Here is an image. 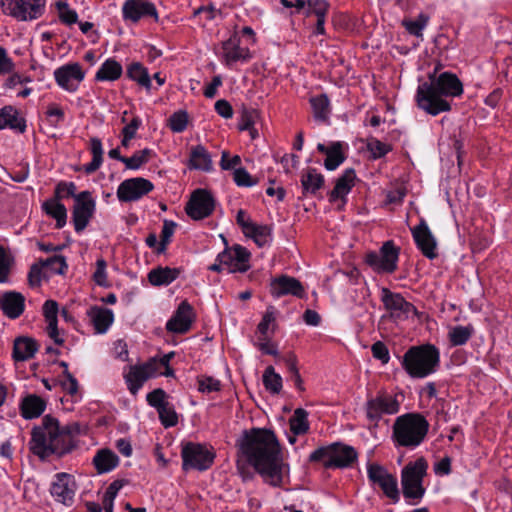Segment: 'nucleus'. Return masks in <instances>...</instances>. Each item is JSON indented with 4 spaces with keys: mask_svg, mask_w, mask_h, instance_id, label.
Returning a JSON list of instances; mask_svg holds the SVG:
<instances>
[{
    "mask_svg": "<svg viewBox=\"0 0 512 512\" xmlns=\"http://www.w3.org/2000/svg\"><path fill=\"white\" fill-rule=\"evenodd\" d=\"M39 349L38 342L28 336H19L14 340L12 358L15 362H23L34 357Z\"/></svg>",
    "mask_w": 512,
    "mask_h": 512,
    "instance_id": "nucleus-28",
    "label": "nucleus"
},
{
    "mask_svg": "<svg viewBox=\"0 0 512 512\" xmlns=\"http://www.w3.org/2000/svg\"><path fill=\"white\" fill-rule=\"evenodd\" d=\"M75 192L76 185L73 182H60L55 187L53 199H57L60 202L64 198L72 197L75 200V197H77Z\"/></svg>",
    "mask_w": 512,
    "mask_h": 512,
    "instance_id": "nucleus-56",
    "label": "nucleus"
},
{
    "mask_svg": "<svg viewBox=\"0 0 512 512\" xmlns=\"http://www.w3.org/2000/svg\"><path fill=\"white\" fill-rule=\"evenodd\" d=\"M259 118V113L256 109L248 108L243 106L241 109L240 120L238 123V129L245 131L246 129L252 128L256 120Z\"/></svg>",
    "mask_w": 512,
    "mask_h": 512,
    "instance_id": "nucleus-53",
    "label": "nucleus"
},
{
    "mask_svg": "<svg viewBox=\"0 0 512 512\" xmlns=\"http://www.w3.org/2000/svg\"><path fill=\"white\" fill-rule=\"evenodd\" d=\"M188 124V113L184 110L174 112L169 118V128L175 133L183 132Z\"/></svg>",
    "mask_w": 512,
    "mask_h": 512,
    "instance_id": "nucleus-55",
    "label": "nucleus"
},
{
    "mask_svg": "<svg viewBox=\"0 0 512 512\" xmlns=\"http://www.w3.org/2000/svg\"><path fill=\"white\" fill-rule=\"evenodd\" d=\"M106 261L104 259H98L96 261V270L93 274V280L95 283L101 287H109L110 284L107 281V273H106Z\"/></svg>",
    "mask_w": 512,
    "mask_h": 512,
    "instance_id": "nucleus-60",
    "label": "nucleus"
},
{
    "mask_svg": "<svg viewBox=\"0 0 512 512\" xmlns=\"http://www.w3.org/2000/svg\"><path fill=\"white\" fill-rule=\"evenodd\" d=\"M193 320V307L184 300L179 304L173 316L167 321L166 329L172 333L184 334L190 330Z\"/></svg>",
    "mask_w": 512,
    "mask_h": 512,
    "instance_id": "nucleus-21",
    "label": "nucleus"
},
{
    "mask_svg": "<svg viewBox=\"0 0 512 512\" xmlns=\"http://www.w3.org/2000/svg\"><path fill=\"white\" fill-rule=\"evenodd\" d=\"M333 446L332 457L324 462L326 469L347 468L357 461L358 453L352 446L341 442H335Z\"/></svg>",
    "mask_w": 512,
    "mask_h": 512,
    "instance_id": "nucleus-22",
    "label": "nucleus"
},
{
    "mask_svg": "<svg viewBox=\"0 0 512 512\" xmlns=\"http://www.w3.org/2000/svg\"><path fill=\"white\" fill-rule=\"evenodd\" d=\"M366 147L367 150L371 153L373 159L382 158L392 150L390 144L383 143L374 137L367 139Z\"/></svg>",
    "mask_w": 512,
    "mask_h": 512,
    "instance_id": "nucleus-50",
    "label": "nucleus"
},
{
    "mask_svg": "<svg viewBox=\"0 0 512 512\" xmlns=\"http://www.w3.org/2000/svg\"><path fill=\"white\" fill-rule=\"evenodd\" d=\"M156 371L157 361L155 358L142 366L131 367L129 373L125 376L129 391L135 395L144 382L152 377Z\"/></svg>",
    "mask_w": 512,
    "mask_h": 512,
    "instance_id": "nucleus-23",
    "label": "nucleus"
},
{
    "mask_svg": "<svg viewBox=\"0 0 512 512\" xmlns=\"http://www.w3.org/2000/svg\"><path fill=\"white\" fill-rule=\"evenodd\" d=\"M329 8L330 4L326 0H307V8L304 11V15L307 19L315 17L314 34L325 35V22Z\"/></svg>",
    "mask_w": 512,
    "mask_h": 512,
    "instance_id": "nucleus-25",
    "label": "nucleus"
},
{
    "mask_svg": "<svg viewBox=\"0 0 512 512\" xmlns=\"http://www.w3.org/2000/svg\"><path fill=\"white\" fill-rule=\"evenodd\" d=\"M87 316L97 333H105L114 321L113 311L101 306H92L87 310Z\"/></svg>",
    "mask_w": 512,
    "mask_h": 512,
    "instance_id": "nucleus-30",
    "label": "nucleus"
},
{
    "mask_svg": "<svg viewBox=\"0 0 512 512\" xmlns=\"http://www.w3.org/2000/svg\"><path fill=\"white\" fill-rule=\"evenodd\" d=\"M367 475L369 481L373 485L379 486L384 495L393 503H397L400 500L397 478L389 473L384 466L376 463L369 464Z\"/></svg>",
    "mask_w": 512,
    "mask_h": 512,
    "instance_id": "nucleus-11",
    "label": "nucleus"
},
{
    "mask_svg": "<svg viewBox=\"0 0 512 512\" xmlns=\"http://www.w3.org/2000/svg\"><path fill=\"white\" fill-rule=\"evenodd\" d=\"M188 166L190 169L206 172L213 169L211 155L203 145H196L191 148Z\"/></svg>",
    "mask_w": 512,
    "mask_h": 512,
    "instance_id": "nucleus-33",
    "label": "nucleus"
},
{
    "mask_svg": "<svg viewBox=\"0 0 512 512\" xmlns=\"http://www.w3.org/2000/svg\"><path fill=\"white\" fill-rule=\"evenodd\" d=\"M233 180L239 187H252L258 183V180L253 179L248 171L243 167L234 169Z\"/></svg>",
    "mask_w": 512,
    "mask_h": 512,
    "instance_id": "nucleus-57",
    "label": "nucleus"
},
{
    "mask_svg": "<svg viewBox=\"0 0 512 512\" xmlns=\"http://www.w3.org/2000/svg\"><path fill=\"white\" fill-rule=\"evenodd\" d=\"M122 14L125 20L134 23L138 22L142 17H152L158 21V12L156 6L146 0H126L122 7Z\"/></svg>",
    "mask_w": 512,
    "mask_h": 512,
    "instance_id": "nucleus-20",
    "label": "nucleus"
},
{
    "mask_svg": "<svg viewBox=\"0 0 512 512\" xmlns=\"http://www.w3.org/2000/svg\"><path fill=\"white\" fill-rule=\"evenodd\" d=\"M401 366L411 378H425L439 369L440 351L430 343L411 346L404 353Z\"/></svg>",
    "mask_w": 512,
    "mask_h": 512,
    "instance_id": "nucleus-4",
    "label": "nucleus"
},
{
    "mask_svg": "<svg viewBox=\"0 0 512 512\" xmlns=\"http://www.w3.org/2000/svg\"><path fill=\"white\" fill-rule=\"evenodd\" d=\"M20 413L24 419L38 418L46 408V401L36 394H28L22 398Z\"/></svg>",
    "mask_w": 512,
    "mask_h": 512,
    "instance_id": "nucleus-31",
    "label": "nucleus"
},
{
    "mask_svg": "<svg viewBox=\"0 0 512 512\" xmlns=\"http://www.w3.org/2000/svg\"><path fill=\"white\" fill-rule=\"evenodd\" d=\"M289 423L294 435L305 434L309 430L308 412L303 408H297L291 416Z\"/></svg>",
    "mask_w": 512,
    "mask_h": 512,
    "instance_id": "nucleus-45",
    "label": "nucleus"
},
{
    "mask_svg": "<svg viewBox=\"0 0 512 512\" xmlns=\"http://www.w3.org/2000/svg\"><path fill=\"white\" fill-rule=\"evenodd\" d=\"M154 188L153 183L142 177L126 179L120 183L117 189V197L121 202H133L150 193Z\"/></svg>",
    "mask_w": 512,
    "mask_h": 512,
    "instance_id": "nucleus-15",
    "label": "nucleus"
},
{
    "mask_svg": "<svg viewBox=\"0 0 512 512\" xmlns=\"http://www.w3.org/2000/svg\"><path fill=\"white\" fill-rule=\"evenodd\" d=\"M46 0H0L2 12L17 21H32L40 18Z\"/></svg>",
    "mask_w": 512,
    "mask_h": 512,
    "instance_id": "nucleus-8",
    "label": "nucleus"
},
{
    "mask_svg": "<svg viewBox=\"0 0 512 512\" xmlns=\"http://www.w3.org/2000/svg\"><path fill=\"white\" fill-rule=\"evenodd\" d=\"M82 430L78 422L60 427L56 418L46 415L41 425L31 431L29 450L41 461H46L52 455L61 458L75 448L72 436L81 434Z\"/></svg>",
    "mask_w": 512,
    "mask_h": 512,
    "instance_id": "nucleus-2",
    "label": "nucleus"
},
{
    "mask_svg": "<svg viewBox=\"0 0 512 512\" xmlns=\"http://www.w3.org/2000/svg\"><path fill=\"white\" fill-rule=\"evenodd\" d=\"M92 463L98 474H104L118 466L119 457L112 450L104 448L96 452Z\"/></svg>",
    "mask_w": 512,
    "mask_h": 512,
    "instance_id": "nucleus-32",
    "label": "nucleus"
},
{
    "mask_svg": "<svg viewBox=\"0 0 512 512\" xmlns=\"http://www.w3.org/2000/svg\"><path fill=\"white\" fill-rule=\"evenodd\" d=\"M324 183V176L318 173L315 168L309 167L302 171L301 185L303 194H316V192L324 186Z\"/></svg>",
    "mask_w": 512,
    "mask_h": 512,
    "instance_id": "nucleus-35",
    "label": "nucleus"
},
{
    "mask_svg": "<svg viewBox=\"0 0 512 512\" xmlns=\"http://www.w3.org/2000/svg\"><path fill=\"white\" fill-rule=\"evenodd\" d=\"M427 462L421 457L406 465L401 472L402 492L407 499H421L425 494L423 478L426 475Z\"/></svg>",
    "mask_w": 512,
    "mask_h": 512,
    "instance_id": "nucleus-6",
    "label": "nucleus"
},
{
    "mask_svg": "<svg viewBox=\"0 0 512 512\" xmlns=\"http://www.w3.org/2000/svg\"><path fill=\"white\" fill-rule=\"evenodd\" d=\"M356 172L353 168H347L343 174L337 178L335 187L329 192V201L335 202L338 199L342 201L339 209H342L347 201V195L355 185Z\"/></svg>",
    "mask_w": 512,
    "mask_h": 512,
    "instance_id": "nucleus-24",
    "label": "nucleus"
},
{
    "mask_svg": "<svg viewBox=\"0 0 512 512\" xmlns=\"http://www.w3.org/2000/svg\"><path fill=\"white\" fill-rule=\"evenodd\" d=\"M123 72L121 64L113 58L107 59L95 75L97 81H115Z\"/></svg>",
    "mask_w": 512,
    "mask_h": 512,
    "instance_id": "nucleus-38",
    "label": "nucleus"
},
{
    "mask_svg": "<svg viewBox=\"0 0 512 512\" xmlns=\"http://www.w3.org/2000/svg\"><path fill=\"white\" fill-rule=\"evenodd\" d=\"M400 248L392 240L385 241L379 252L369 251L365 263L377 273L392 274L397 270Z\"/></svg>",
    "mask_w": 512,
    "mask_h": 512,
    "instance_id": "nucleus-7",
    "label": "nucleus"
},
{
    "mask_svg": "<svg viewBox=\"0 0 512 512\" xmlns=\"http://www.w3.org/2000/svg\"><path fill=\"white\" fill-rule=\"evenodd\" d=\"M3 314L10 319L19 318L25 310V297L17 291H6L1 295Z\"/></svg>",
    "mask_w": 512,
    "mask_h": 512,
    "instance_id": "nucleus-26",
    "label": "nucleus"
},
{
    "mask_svg": "<svg viewBox=\"0 0 512 512\" xmlns=\"http://www.w3.org/2000/svg\"><path fill=\"white\" fill-rule=\"evenodd\" d=\"M176 226L177 224L174 221L167 219L164 220L160 235V242L155 250L157 254H163L166 251L167 245L171 241V237L174 234Z\"/></svg>",
    "mask_w": 512,
    "mask_h": 512,
    "instance_id": "nucleus-49",
    "label": "nucleus"
},
{
    "mask_svg": "<svg viewBox=\"0 0 512 512\" xmlns=\"http://www.w3.org/2000/svg\"><path fill=\"white\" fill-rule=\"evenodd\" d=\"M381 301L394 322L408 319L410 313L417 314V309L412 303L406 301L400 293L392 292L387 287L381 288Z\"/></svg>",
    "mask_w": 512,
    "mask_h": 512,
    "instance_id": "nucleus-12",
    "label": "nucleus"
},
{
    "mask_svg": "<svg viewBox=\"0 0 512 512\" xmlns=\"http://www.w3.org/2000/svg\"><path fill=\"white\" fill-rule=\"evenodd\" d=\"M263 385L272 394H279L282 390V377L275 372L273 366H268L262 376Z\"/></svg>",
    "mask_w": 512,
    "mask_h": 512,
    "instance_id": "nucleus-46",
    "label": "nucleus"
},
{
    "mask_svg": "<svg viewBox=\"0 0 512 512\" xmlns=\"http://www.w3.org/2000/svg\"><path fill=\"white\" fill-rule=\"evenodd\" d=\"M403 399L404 395L402 393L390 395L385 391H380L376 397L367 400L365 405L366 417L369 421L377 424L384 414L393 415L398 413Z\"/></svg>",
    "mask_w": 512,
    "mask_h": 512,
    "instance_id": "nucleus-9",
    "label": "nucleus"
},
{
    "mask_svg": "<svg viewBox=\"0 0 512 512\" xmlns=\"http://www.w3.org/2000/svg\"><path fill=\"white\" fill-rule=\"evenodd\" d=\"M180 272L179 268L158 266L148 273V280L153 286L169 285L178 278Z\"/></svg>",
    "mask_w": 512,
    "mask_h": 512,
    "instance_id": "nucleus-34",
    "label": "nucleus"
},
{
    "mask_svg": "<svg viewBox=\"0 0 512 512\" xmlns=\"http://www.w3.org/2000/svg\"><path fill=\"white\" fill-rule=\"evenodd\" d=\"M345 159L346 156L343 152V144L339 141L332 142L324 160V167L329 171H333L337 169Z\"/></svg>",
    "mask_w": 512,
    "mask_h": 512,
    "instance_id": "nucleus-41",
    "label": "nucleus"
},
{
    "mask_svg": "<svg viewBox=\"0 0 512 512\" xmlns=\"http://www.w3.org/2000/svg\"><path fill=\"white\" fill-rule=\"evenodd\" d=\"M335 450L333 443L327 446H321L313 451L309 456L310 462H325L332 457V451Z\"/></svg>",
    "mask_w": 512,
    "mask_h": 512,
    "instance_id": "nucleus-61",
    "label": "nucleus"
},
{
    "mask_svg": "<svg viewBox=\"0 0 512 512\" xmlns=\"http://www.w3.org/2000/svg\"><path fill=\"white\" fill-rule=\"evenodd\" d=\"M14 69L13 60L8 56L6 49L0 46V75L10 74Z\"/></svg>",
    "mask_w": 512,
    "mask_h": 512,
    "instance_id": "nucleus-62",
    "label": "nucleus"
},
{
    "mask_svg": "<svg viewBox=\"0 0 512 512\" xmlns=\"http://www.w3.org/2000/svg\"><path fill=\"white\" fill-rule=\"evenodd\" d=\"M429 21L426 14L420 13L415 20H403L402 25L405 29L414 36H421L422 30L425 28Z\"/></svg>",
    "mask_w": 512,
    "mask_h": 512,
    "instance_id": "nucleus-52",
    "label": "nucleus"
},
{
    "mask_svg": "<svg viewBox=\"0 0 512 512\" xmlns=\"http://www.w3.org/2000/svg\"><path fill=\"white\" fill-rule=\"evenodd\" d=\"M440 67L438 64L428 74V80L418 85L415 95L417 106L432 116L450 111L451 102L448 98L463 93V84L457 75L448 71L438 73Z\"/></svg>",
    "mask_w": 512,
    "mask_h": 512,
    "instance_id": "nucleus-3",
    "label": "nucleus"
},
{
    "mask_svg": "<svg viewBox=\"0 0 512 512\" xmlns=\"http://www.w3.org/2000/svg\"><path fill=\"white\" fill-rule=\"evenodd\" d=\"M9 128L19 133L26 130V120L20 116L19 110L12 105L0 109V130Z\"/></svg>",
    "mask_w": 512,
    "mask_h": 512,
    "instance_id": "nucleus-29",
    "label": "nucleus"
},
{
    "mask_svg": "<svg viewBox=\"0 0 512 512\" xmlns=\"http://www.w3.org/2000/svg\"><path fill=\"white\" fill-rule=\"evenodd\" d=\"M43 210L47 215L56 220V228L61 229L65 226L67 221V209L57 199H49L43 203Z\"/></svg>",
    "mask_w": 512,
    "mask_h": 512,
    "instance_id": "nucleus-37",
    "label": "nucleus"
},
{
    "mask_svg": "<svg viewBox=\"0 0 512 512\" xmlns=\"http://www.w3.org/2000/svg\"><path fill=\"white\" fill-rule=\"evenodd\" d=\"M90 151L92 153V160L90 163L84 165L83 170L86 174H92L97 171L103 162V147L102 142L97 137L90 139Z\"/></svg>",
    "mask_w": 512,
    "mask_h": 512,
    "instance_id": "nucleus-40",
    "label": "nucleus"
},
{
    "mask_svg": "<svg viewBox=\"0 0 512 512\" xmlns=\"http://www.w3.org/2000/svg\"><path fill=\"white\" fill-rule=\"evenodd\" d=\"M240 38L237 34H233L229 39L222 43L224 51V60L227 66L237 61L246 62L251 58L248 48L240 47Z\"/></svg>",
    "mask_w": 512,
    "mask_h": 512,
    "instance_id": "nucleus-27",
    "label": "nucleus"
},
{
    "mask_svg": "<svg viewBox=\"0 0 512 512\" xmlns=\"http://www.w3.org/2000/svg\"><path fill=\"white\" fill-rule=\"evenodd\" d=\"M270 293L274 298L292 295L303 298L305 290L302 283L295 277L281 274L270 280Z\"/></svg>",
    "mask_w": 512,
    "mask_h": 512,
    "instance_id": "nucleus-18",
    "label": "nucleus"
},
{
    "mask_svg": "<svg viewBox=\"0 0 512 512\" xmlns=\"http://www.w3.org/2000/svg\"><path fill=\"white\" fill-rule=\"evenodd\" d=\"M271 233V226L253 223L245 236L252 238L259 247H263L271 240Z\"/></svg>",
    "mask_w": 512,
    "mask_h": 512,
    "instance_id": "nucleus-44",
    "label": "nucleus"
},
{
    "mask_svg": "<svg viewBox=\"0 0 512 512\" xmlns=\"http://www.w3.org/2000/svg\"><path fill=\"white\" fill-rule=\"evenodd\" d=\"M429 427V422L421 413H406L394 421L392 438L398 446L414 448L424 441Z\"/></svg>",
    "mask_w": 512,
    "mask_h": 512,
    "instance_id": "nucleus-5",
    "label": "nucleus"
},
{
    "mask_svg": "<svg viewBox=\"0 0 512 512\" xmlns=\"http://www.w3.org/2000/svg\"><path fill=\"white\" fill-rule=\"evenodd\" d=\"M41 266L49 268L53 273L63 275L68 268L66 259L62 255H54L41 260Z\"/></svg>",
    "mask_w": 512,
    "mask_h": 512,
    "instance_id": "nucleus-54",
    "label": "nucleus"
},
{
    "mask_svg": "<svg viewBox=\"0 0 512 512\" xmlns=\"http://www.w3.org/2000/svg\"><path fill=\"white\" fill-rule=\"evenodd\" d=\"M126 74L129 79L137 82L138 85L144 87L147 91L151 90V78L148 74L147 68H145L141 63H131L127 67Z\"/></svg>",
    "mask_w": 512,
    "mask_h": 512,
    "instance_id": "nucleus-39",
    "label": "nucleus"
},
{
    "mask_svg": "<svg viewBox=\"0 0 512 512\" xmlns=\"http://www.w3.org/2000/svg\"><path fill=\"white\" fill-rule=\"evenodd\" d=\"M474 332L471 324L452 327L448 333L449 342L452 346H462L470 340Z\"/></svg>",
    "mask_w": 512,
    "mask_h": 512,
    "instance_id": "nucleus-42",
    "label": "nucleus"
},
{
    "mask_svg": "<svg viewBox=\"0 0 512 512\" xmlns=\"http://www.w3.org/2000/svg\"><path fill=\"white\" fill-rule=\"evenodd\" d=\"M372 355L374 358L380 360L383 364L389 362L390 356L387 346L381 342H375L371 347Z\"/></svg>",
    "mask_w": 512,
    "mask_h": 512,
    "instance_id": "nucleus-63",
    "label": "nucleus"
},
{
    "mask_svg": "<svg viewBox=\"0 0 512 512\" xmlns=\"http://www.w3.org/2000/svg\"><path fill=\"white\" fill-rule=\"evenodd\" d=\"M159 420L165 428L174 427L178 424V414L172 403L167 402L157 410Z\"/></svg>",
    "mask_w": 512,
    "mask_h": 512,
    "instance_id": "nucleus-47",
    "label": "nucleus"
},
{
    "mask_svg": "<svg viewBox=\"0 0 512 512\" xmlns=\"http://www.w3.org/2000/svg\"><path fill=\"white\" fill-rule=\"evenodd\" d=\"M65 377L64 381H61V387L70 395H75L78 392L79 384L77 379L69 372H63Z\"/></svg>",
    "mask_w": 512,
    "mask_h": 512,
    "instance_id": "nucleus-64",
    "label": "nucleus"
},
{
    "mask_svg": "<svg viewBox=\"0 0 512 512\" xmlns=\"http://www.w3.org/2000/svg\"><path fill=\"white\" fill-rule=\"evenodd\" d=\"M181 458L183 471H205L212 466L215 454L203 444L187 442L182 446Z\"/></svg>",
    "mask_w": 512,
    "mask_h": 512,
    "instance_id": "nucleus-10",
    "label": "nucleus"
},
{
    "mask_svg": "<svg viewBox=\"0 0 512 512\" xmlns=\"http://www.w3.org/2000/svg\"><path fill=\"white\" fill-rule=\"evenodd\" d=\"M232 254L235 264L230 269V273L246 272L250 268V265L248 264L251 257L250 252L245 247L235 244L232 248Z\"/></svg>",
    "mask_w": 512,
    "mask_h": 512,
    "instance_id": "nucleus-43",
    "label": "nucleus"
},
{
    "mask_svg": "<svg viewBox=\"0 0 512 512\" xmlns=\"http://www.w3.org/2000/svg\"><path fill=\"white\" fill-rule=\"evenodd\" d=\"M314 119L317 122L329 124L331 113L330 101L326 94H320L310 99Z\"/></svg>",
    "mask_w": 512,
    "mask_h": 512,
    "instance_id": "nucleus-36",
    "label": "nucleus"
},
{
    "mask_svg": "<svg viewBox=\"0 0 512 512\" xmlns=\"http://www.w3.org/2000/svg\"><path fill=\"white\" fill-rule=\"evenodd\" d=\"M56 83L68 92H75L85 73L79 63H68L54 71Z\"/></svg>",
    "mask_w": 512,
    "mask_h": 512,
    "instance_id": "nucleus-16",
    "label": "nucleus"
},
{
    "mask_svg": "<svg viewBox=\"0 0 512 512\" xmlns=\"http://www.w3.org/2000/svg\"><path fill=\"white\" fill-rule=\"evenodd\" d=\"M275 319V309L273 306H269L257 326V330L260 333V340L270 339L267 333L270 325H272V333L274 332L276 327Z\"/></svg>",
    "mask_w": 512,
    "mask_h": 512,
    "instance_id": "nucleus-48",
    "label": "nucleus"
},
{
    "mask_svg": "<svg viewBox=\"0 0 512 512\" xmlns=\"http://www.w3.org/2000/svg\"><path fill=\"white\" fill-rule=\"evenodd\" d=\"M167 398V393L162 388H157L147 394L146 401L151 407L158 410L168 402Z\"/></svg>",
    "mask_w": 512,
    "mask_h": 512,
    "instance_id": "nucleus-59",
    "label": "nucleus"
},
{
    "mask_svg": "<svg viewBox=\"0 0 512 512\" xmlns=\"http://www.w3.org/2000/svg\"><path fill=\"white\" fill-rule=\"evenodd\" d=\"M237 470L243 480H251L249 467L263 477L265 482L280 487L289 465L284 463L281 447L275 433L266 428H251L242 431L235 442Z\"/></svg>",
    "mask_w": 512,
    "mask_h": 512,
    "instance_id": "nucleus-1",
    "label": "nucleus"
},
{
    "mask_svg": "<svg viewBox=\"0 0 512 512\" xmlns=\"http://www.w3.org/2000/svg\"><path fill=\"white\" fill-rule=\"evenodd\" d=\"M215 209V199L206 189H196L192 192L185 205L186 214L193 220H202L209 217Z\"/></svg>",
    "mask_w": 512,
    "mask_h": 512,
    "instance_id": "nucleus-13",
    "label": "nucleus"
},
{
    "mask_svg": "<svg viewBox=\"0 0 512 512\" xmlns=\"http://www.w3.org/2000/svg\"><path fill=\"white\" fill-rule=\"evenodd\" d=\"M198 390L202 393H211L221 390V382L211 376H201L197 379Z\"/></svg>",
    "mask_w": 512,
    "mask_h": 512,
    "instance_id": "nucleus-58",
    "label": "nucleus"
},
{
    "mask_svg": "<svg viewBox=\"0 0 512 512\" xmlns=\"http://www.w3.org/2000/svg\"><path fill=\"white\" fill-rule=\"evenodd\" d=\"M55 6L58 10V16L60 21L66 25H72L77 23L78 15L75 10L69 8V5L65 1H57Z\"/></svg>",
    "mask_w": 512,
    "mask_h": 512,
    "instance_id": "nucleus-51",
    "label": "nucleus"
},
{
    "mask_svg": "<svg viewBox=\"0 0 512 512\" xmlns=\"http://www.w3.org/2000/svg\"><path fill=\"white\" fill-rule=\"evenodd\" d=\"M76 491V482L72 475L68 473H57L53 481L50 493L56 501L70 506L73 503Z\"/></svg>",
    "mask_w": 512,
    "mask_h": 512,
    "instance_id": "nucleus-17",
    "label": "nucleus"
},
{
    "mask_svg": "<svg viewBox=\"0 0 512 512\" xmlns=\"http://www.w3.org/2000/svg\"><path fill=\"white\" fill-rule=\"evenodd\" d=\"M96 209V202L91 192L82 191L75 197L72 209V222L77 233L82 232L89 224Z\"/></svg>",
    "mask_w": 512,
    "mask_h": 512,
    "instance_id": "nucleus-14",
    "label": "nucleus"
},
{
    "mask_svg": "<svg viewBox=\"0 0 512 512\" xmlns=\"http://www.w3.org/2000/svg\"><path fill=\"white\" fill-rule=\"evenodd\" d=\"M413 239L417 248L428 259L432 260L437 257V242L430 231L426 221L421 219L419 224L411 229Z\"/></svg>",
    "mask_w": 512,
    "mask_h": 512,
    "instance_id": "nucleus-19",
    "label": "nucleus"
}]
</instances>
